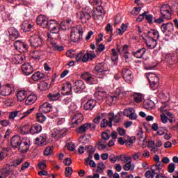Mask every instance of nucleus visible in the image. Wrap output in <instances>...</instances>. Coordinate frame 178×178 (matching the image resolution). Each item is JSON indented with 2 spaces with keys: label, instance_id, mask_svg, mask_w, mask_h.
Instances as JSON below:
<instances>
[{
  "label": "nucleus",
  "instance_id": "40",
  "mask_svg": "<svg viewBox=\"0 0 178 178\" xmlns=\"http://www.w3.org/2000/svg\"><path fill=\"white\" fill-rule=\"evenodd\" d=\"M119 161L124 163H127L128 162L131 161V157L126 154H121L119 156Z\"/></svg>",
  "mask_w": 178,
  "mask_h": 178
},
{
  "label": "nucleus",
  "instance_id": "32",
  "mask_svg": "<svg viewBox=\"0 0 178 178\" xmlns=\"http://www.w3.org/2000/svg\"><path fill=\"white\" fill-rule=\"evenodd\" d=\"M27 97V91L26 90H19L17 93V98L19 102H22V101H24L26 98Z\"/></svg>",
  "mask_w": 178,
  "mask_h": 178
},
{
  "label": "nucleus",
  "instance_id": "26",
  "mask_svg": "<svg viewBox=\"0 0 178 178\" xmlns=\"http://www.w3.org/2000/svg\"><path fill=\"white\" fill-rule=\"evenodd\" d=\"M35 144L42 147L47 145V135H42L35 138Z\"/></svg>",
  "mask_w": 178,
  "mask_h": 178
},
{
  "label": "nucleus",
  "instance_id": "42",
  "mask_svg": "<svg viewBox=\"0 0 178 178\" xmlns=\"http://www.w3.org/2000/svg\"><path fill=\"white\" fill-rule=\"evenodd\" d=\"M156 175H158V172H156L154 169H151V170H147L145 172L146 178H154Z\"/></svg>",
  "mask_w": 178,
  "mask_h": 178
},
{
  "label": "nucleus",
  "instance_id": "60",
  "mask_svg": "<svg viewBox=\"0 0 178 178\" xmlns=\"http://www.w3.org/2000/svg\"><path fill=\"white\" fill-rule=\"evenodd\" d=\"M111 51L113 54L112 60L113 61L118 60V59H119V56L118 55V52L116 51V49H112Z\"/></svg>",
  "mask_w": 178,
  "mask_h": 178
},
{
  "label": "nucleus",
  "instance_id": "61",
  "mask_svg": "<svg viewBox=\"0 0 178 178\" xmlns=\"http://www.w3.org/2000/svg\"><path fill=\"white\" fill-rule=\"evenodd\" d=\"M1 175L2 176H3L4 177H8V176H9L10 175V170L8 169V168H3L1 170Z\"/></svg>",
  "mask_w": 178,
  "mask_h": 178
},
{
  "label": "nucleus",
  "instance_id": "15",
  "mask_svg": "<svg viewBox=\"0 0 178 178\" xmlns=\"http://www.w3.org/2000/svg\"><path fill=\"white\" fill-rule=\"evenodd\" d=\"M36 23L38 26L42 27V29H47L48 18L43 15H40L37 17Z\"/></svg>",
  "mask_w": 178,
  "mask_h": 178
},
{
  "label": "nucleus",
  "instance_id": "24",
  "mask_svg": "<svg viewBox=\"0 0 178 178\" xmlns=\"http://www.w3.org/2000/svg\"><path fill=\"white\" fill-rule=\"evenodd\" d=\"M156 41L158 40L155 39H149L146 38L145 44L147 48H149V49H154V48H155L158 44Z\"/></svg>",
  "mask_w": 178,
  "mask_h": 178
},
{
  "label": "nucleus",
  "instance_id": "38",
  "mask_svg": "<svg viewBox=\"0 0 178 178\" xmlns=\"http://www.w3.org/2000/svg\"><path fill=\"white\" fill-rule=\"evenodd\" d=\"M38 88L40 91H47V90H49V84L42 81L38 84Z\"/></svg>",
  "mask_w": 178,
  "mask_h": 178
},
{
  "label": "nucleus",
  "instance_id": "62",
  "mask_svg": "<svg viewBox=\"0 0 178 178\" xmlns=\"http://www.w3.org/2000/svg\"><path fill=\"white\" fill-rule=\"evenodd\" d=\"M10 121L8 120H0V125L3 126V127H7V126H10Z\"/></svg>",
  "mask_w": 178,
  "mask_h": 178
},
{
  "label": "nucleus",
  "instance_id": "13",
  "mask_svg": "<svg viewBox=\"0 0 178 178\" xmlns=\"http://www.w3.org/2000/svg\"><path fill=\"white\" fill-rule=\"evenodd\" d=\"M61 94L62 95H72L73 94L72 91V83L70 82L63 83Z\"/></svg>",
  "mask_w": 178,
  "mask_h": 178
},
{
  "label": "nucleus",
  "instance_id": "35",
  "mask_svg": "<svg viewBox=\"0 0 178 178\" xmlns=\"http://www.w3.org/2000/svg\"><path fill=\"white\" fill-rule=\"evenodd\" d=\"M34 109H35V107H33L31 109H28L26 111H21L19 112H21V116H19V120H23V119H24V118H26V116H29V115H30L31 113H33V111H34Z\"/></svg>",
  "mask_w": 178,
  "mask_h": 178
},
{
  "label": "nucleus",
  "instance_id": "11",
  "mask_svg": "<svg viewBox=\"0 0 178 178\" xmlns=\"http://www.w3.org/2000/svg\"><path fill=\"white\" fill-rule=\"evenodd\" d=\"M95 72L98 73L97 76L99 79H104V76H105V72H106L105 65L103 63L97 64L95 67Z\"/></svg>",
  "mask_w": 178,
  "mask_h": 178
},
{
  "label": "nucleus",
  "instance_id": "27",
  "mask_svg": "<svg viewBox=\"0 0 178 178\" xmlns=\"http://www.w3.org/2000/svg\"><path fill=\"white\" fill-rule=\"evenodd\" d=\"M83 114L81 113H78L75 114L72 118V120L74 121V124H81V122H83Z\"/></svg>",
  "mask_w": 178,
  "mask_h": 178
},
{
  "label": "nucleus",
  "instance_id": "44",
  "mask_svg": "<svg viewBox=\"0 0 178 178\" xmlns=\"http://www.w3.org/2000/svg\"><path fill=\"white\" fill-rule=\"evenodd\" d=\"M22 30H23L25 33L31 31V29H33V25L31 24L23 23L21 26Z\"/></svg>",
  "mask_w": 178,
  "mask_h": 178
},
{
  "label": "nucleus",
  "instance_id": "16",
  "mask_svg": "<svg viewBox=\"0 0 178 178\" xmlns=\"http://www.w3.org/2000/svg\"><path fill=\"white\" fill-rule=\"evenodd\" d=\"M52 104L45 102L39 106V111L41 113H49L52 112Z\"/></svg>",
  "mask_w": 178,
  "mask_h": 178
},
{
  "label": "nucleus",
  "instance_id": "57",
  "mask_svg": "<svg viewBox=\"0 0 178 178\" xmlns=\"http://www.w3.org/2000/svg\"><path fill=\"white\" fill-rule=\"evenodd\" d=\"M147 22L149 24H152V23H154V16H152V15L151 14H146V15L145 16Z\"/></svg>",
  "mask_w": 178,
  "mask_h": 178
},
{
  "label": "nucleus",
  "instance_id": "14",
  "mask_svg": "<svg viewBox=\"0 0 178 178\" xmlns=\"http://www.w3.org/2000/svg\"><path fill=\"white\" fill-rule=\"evenodd\" d=\"M22 70L24 76H30L34 72L33 66L30 63H26L22 65Z\"/></svg>",
  "mask_w": 178,
  "mask_h": 178
},
{
  "label": "nucleus",
  "instance_id": "43",
  "mask_svg": "<svg viewBox=\"0 0 178 178\" xmlns=\"http://www.w3.org/2000/svg\"><path fill=\"white\" fill-rule=\"evenodd\" d=\"M58 22L55 19H50L49 21H47V27L46 29H48V30H50L51 29H53L54 26H57Z\"/></svg>",
  "mask_w": 178,
  "mask_h": 178
},
{
  "label": "nucleus",
  "instance_id": "5",
  "mask_svg": "<svg viewBox=\"0 0 178 178\" xmlns=\"http://www.w3.org/2000/svg\"><path fill=\"white\" fill-rule=\"evenodd\" d=\"M161 15L164 19H172V8L168 4H163L160 8Z\"/></svg>",
  "mask_w": 178,
  "mask_h": 178
},
{
  "label": "nucleus",
  "instance_id": "33",
  "mask_svg": "<svg viewBox=\"0 0 178 178\" xmlns=\"http://www.w3.org/2000/svg\"><path fill=\"white\" fill-rule=\"evenodd\" d=\"M95 58H97V55L86 53L84 55L82 56V62L86 63L88 62V60H92Z\"/></svg>",
  "mask_w": 178,
  "mask_h": 178
},
{
  "label": "nucleus",
  "instance_id": "1",
  "mask_svg": "<svg viewBox=\"0 0 178 178\" xmlns=\"http://www.w3.org/2000/svg\"><path fill=\"white\" fill-rule=\"evenodd\" d=\"M59 24H57V26H54L53 29H50V33H47V44L51 45V48L54 51H58L59 52L63 51V46H58V43L55 42V39L52 37V34L59 33Z\"/></svg>",
  "mask_w": 178,
  "mask_h": 178
},
{
  "label": "nucleus",
  "instance_id": "59",
  "mask_svg": "<svg viewBox=\"0 0 178 178\" xmlns=\"http://www.w3.org/2000/svg\"><path fill=\"white\" fill-rule=\"evenodd\" d=\"M132 112H134V108H129L124 111V115L129 118L130 115H131Z\"/></svg>",
  "mask_w": 178,
  "mask_h": 178
},
{
  "label": "nucleus",
  "instance_id": "20",
  "mask_svg": "<svg viewBox=\"0 0 178 178\" xmlns=\"http://www.w3.org/2000/svg\"><path fill=\"white\" fill-rule=\"evenodd\" d=\"M29 148L30 145L29 144V142L26 140H22L21 141L19 146H18V151H19V152H22L23 154H24V152H27V151H29Z\"/></svg>",
  "mask_w": 178,
  "mask_h": 178
},
{
  "label": "nucleus",
  "instance_id": "10",
  "mask_svg": "<svg viewBox=\"0 0 178 178\" xmlns=\"http://www.w3.org/2000/svg\"><path fill=\"white\" fill-rule=\"evenodd\" d=\"M142 38H149L150 40H159V32L155 29H150L147 31V33H143L142 34Z\"/></svg>",
  "mask_w": 178,
  "mask_h": 178
},
{
  "label": "nucleus",
  "instance_id": "2",
  "mask_svg": "<svg viewBox=\"0 0 178 178\" xmlns=\"http://www.w3.org/2000/svg\"><path fill=\"white\" fill-rule=\"evenodd\" d=\"M83 27L81 26H78L76 27H73L71 29L70 40L72 42H79L83 40Z\"/></svg>",
  "mask_w": 178,
  "mask_h": 178
},
{
  "label": "nucleus",
  "instance_id": "23",
  "mask_svg": "<svg viewBox=\"0 0 178 178\" xmlns=\"http://www.w3.org/2000/svg\"><path fill=\"white\" fill-rule=\"evenodd\" d=\"M74 84L76 87V88L74 89L75 92H80L86 88V85L84 84V82H83V81L81 80H78L75 81Z\"/></svg>",
  "mask_w": 178,
  "mask_h": 178
},
{
  "label": "nucleus",
  "instance_id": "21",
  "mask_svg": "<svg viewBox=\"0 0 178 178\" xmlns=\"http://www.w3.org/2000/svg\"><path fill=\"white\" fill-rule=\"evenodd\" d=\"M108 116H111L110 117V127H112V122H115V123H119L122 119L120 113H118L115 115H114L112 113H109Z\"/></svg>",
  "mask_w": 178,
  "mask_h": 178
},
{
  "label": "nucleus",
  "instance_id": "45",
  "mask_svg": "<svg viewBox=\"0 0 178 178\" xmlns=\"http://www.w3.org/2000/svg\"><path fill=\"white\" fill-rule=\"evenodd\" d=\"M17 116H19V117L22 116V112L13 111L9 114L8 119H10V120H15V118Z\"/></svg>",
  "mask_w": 178,
  "mask_h": 178
},
{
  "label": "nucleus",
  "instance_id": "9",
  "mask_svg": "<svg viewBox=\"0 0 178 178\" xmlns=\"http://www.w3.org/2000/svg\"><path fill=\"white\" fill-rule=\"evenodd\" d=\"M14 47L18 52L26 53L29 51V44L22 40H17L14 42Z\"/></svg>",
  "mask_w": 178,
  "mask_h": 178
},
{
  "label": "nucleus",
  "instance_id": "18",
  "mask_svg": "<svg viewBox=\"0 0 178 178\" xmlns=\"http://www.w3.org/2000/svg\"><path fill=\"white\" fill-rule=\"evenodd\" d=\"M96 106H97V100L90 99L88 101V102L84 104L83 109L85 111H92Z\"/></svg>",
  "mask_w": 178,
  "mask_h": 178
},
{
  "label": "nucleus",
  "instance_id": "53",
  "mask_svg": "<svg viewBox=\"0 0 178 178\" xmlns=\"http://www.w3.org/2000/svg\"><path fill=\"white\" fill-rule=\"evenodd\" d=\"M175 169H176V164H175V163H171L168 165V173H173V172H175Z\"/></svg>",
  "mask_w": 178,
  "mask_h": 178
},
{
  "label": "nucleus",
  "instance_id": "39",
  "mask_svg": "<svg viewBox=\"0 0 178 178\" xmlns=\"http://www.w3.org/2000/svg\"><path fill=\"white\" fill-rule=\"evenodd\" d=\"M47 98H49V101H58L60 98V93H49L47 95Z\"/></svg>",
  "mask_w": 178,
  "mask_h": 178
},
{
  "label": "nucleus",
  "instance_id": "36",
  "mask_svg": "<svg viewBox=\"0 0 178 178\" xmlns=\"http://www.w3.org/2000/svg\"><path fill=\"white\" fill-rule=\"evenodd\" d=\"M91 127V124L86 123L82 124L81 127L78 129V133H86V131L88 130Z\"/></svg>",
  "mask_w": 178,
  "mask_h": 178
},
{
  "label": "nucleus",
  "instance_id": "50",
  "mask_svg": "<svg viewBox=\"0 0 178 178\" xmlns=\"http://www.w3.org/2000/svg\"><path fill=\"white\" fill-rule=\"evenodd\" d=\"M111 118H109V121L108 122V120L106 119H103L102 121L101 122L100 126L101 127H111Z\"/></svg>",
  "mask_w": 178,
  "mask_h": 178
},
{
  "label": "nucleus",
  "instance_id": "4",
  "mask_svg": "<svg viewBox=\"0 0 178 178\" xmlns=\"http://www.w3.org/2000/svg\"><path fill=\"white\" fill-rule=\"evenodd\" d=\"M146 77L147 80H149L150 84V88L152 90H156L158 88V86L159 84V77L156 76V74L149 72L146 74Z\"/></svg>",
  "mask_w": 178,
  "mask_h": 178
},
{
  "label": "nucleus",
  "instance_id": "34",
  "mask_svg": "<svg viewBox=\"0 0 178 178\" xmlns=\"http://www.w3.org/2000/svg\"><path fill=\"white\" fill-rule=\"evenodd\" d=\"M44 77H45L44 73L37 72L32 75V80H33V81H39L40 80H42Z\"/></svg>",
  "mask_w": 178,
  "mask_h": 178
},
{
  "label": "nucleus",
  "instance_id": "46",
  "mask_svg": "<svg viewBox=\"0 0 178 178\" xmlns=\"http://www.w3.org/2000/svg\"><path fill=\"white\" fill-rule=\"evenodd\" d=\"M133 97L134 102L137 104H140V102L143 101V95H141V93H134Z\"/></svg>",
  "mask_w": 178,
  "mask_h": 178
},
{
  "label": "nucleus",
  "instance_id": "55",
  "mask_svg": "<svg viewBox=\"0 0 178 178\" xmlns=\"http://www.w3.org/2000/svg\"><path fill=\"white\" fill-rule=\"evenodd\" d=\"M73 173V169L72 167L65 168V177H70Z\"/></svg>",
  "mask_w": 178,
  "mask_h": 178
},
{
  "label": "nucleus",
  "instance_id": "19",
  "mask_svg": "<svg viewBox=\"0 0 178 178\" xmlns=\"http://www.w3.org/2000/svg\"><path fill=\"white\" fill-rule=\"evenodd\" d=\"M8 34L10 35V40H15L16 38H19L20 33L15 27H11L8 29Z\"/></svg>",
  "mask_w": 178,
  "mask_h": 178
},
{
  "label": "nucleus",
  "instance_id": "22",
  "mask_svg": "<svg viewBox=\"0 0 178 178\" xmlns=\"http://www.w3.org/2000/svg\"><path fill=\"white\" fill-rule=\"evenodd\" d=\"M81 77L83 80H85L88 84H94V78L91 76V74L88 72H84L81 74Z\"/></svg>",
  "mask_w": 178,
  "mask_h": 178
},
{
  "label": "nucleus",
  "instance_id": "64",
  "mask_svg": "<svg viewBox=\"0 0 178 178\" xmlns=\"http://www.w3.org/2000/svg\"><path fill=\"white\" fill-rule=\"evenodd\" d=\"M51 154H52V147H47L44 151V155L48 156V155H51Z\"/></svg>",
  "mask_w": 178,
  "mask_h": 178
},
{
  "label": "nucleus",
  "instance_id": "8",
  "mask_svg": "<svg viewBox=\"0 0 178 178\" xmlns=\"http://www.w3.org/2000/svg\"><path fill=\"white\" fill-rule=\"evenodd\" d=\"M31 47L38 48L42 46V38L40 35L35 34L29 40Z\"/></svg>",
  "mask_w": 178,
  "mask_h": 178
},
{
  "label": "nucleus",
  "instance_id": "30",
  "mask_svg": "<svg viewBox=\"0 0 178 178\" xmlns=\"http://www.w3.org/2000/svg\"><path fill=\"white\" fill-rule=\"evenodd\" d=\"M37 101V95L31 94L27 97L25 101V105H33Z\"/></svg>",
  "mask_w": 178,
  "mask_h": 178
},
{
  "label": "nucleus",
  "instance_id": "31",
  "mask_svg": "<svg viewBox=\"0 0 178 178\" xmlns=\"http://www.w3.org/2000/svg\"><path fill=\"white\" fill-rule=\"evenodd\" d=\"M18 133L22 136H26L30 133V126L24 125L18 129Z\"/></svg>",
  "mask_w": 178,
  "mask_h": 178
},
{
  "label": "nucleus",
  "instance_id": "52",
  "mask_svg": "<svg viewBox=\"0 0 178 178\" xmlns=\"http://www.w3.org/2000/svg\"><path fill=\"white\" fill-rule=\"evenodd\" d=\"M104 169H105V164L103 162L97 163V172H99V173H102Z\"/></svg>",
  "mask_w": 178,
  "mask_h": 178
},
{
  "label": "nucleus",
  "instance_id": "29",
  "mask_svg": "<svg viewBox=\"0 0 178 178\" xmlns=\"http://www.w3.org/2000/svg\"><path fill=\"white\" fill-rule=\"evenodd\" d=\"M145 52H147V49L143 47L137 50L135 52H133V55L134 56H135V58H137L138 59H141V58L144 56V54H145Z\"/></svg>",
  "mask_w": 178,
  "mask_h": 178
},
{
  "label": "nucleus",
  "instance_id": "54",
  "mask_svg": "<svg viewBox=\"0 0 178 178\" xmlns=\"http://www.w3.org/2000/svg\"><path fill=\"white\" fill-rule=\"evenodd\" d=\"M109 159L111 163H116L117 161H119V156H115V154H111L109 156Z\"/></svg>",
  "mask_w": 178,
  "mask_h": 178
},
{
  "label": "nucleus",
  "instance_id": "56",
  "mask_svg": "<svg viewBox=\"0 0 178 178\" xmlns=\"http://www.w3.org/2000/svg\"><path fill=\"white\" fill-rule=\"evenodd\" d=\"M146 15H148V11H145L143 14L139 15L138 17L136 18V22H143Z\"/></svg>",
  "mask_w": 178,
  "mask_h": 178
},
{
  "label": "nucleus",
  "instance_id": "63",
  "mask_svg": "<svg viewBox=\"0 0 178 178\" xmlns=\"http://www.w3.org/2000/svg\"><path fill=\"white\" fill-rule=\"evenodd\" d=\"M15 59H17L18 63H23L26 60V56L18 55L15 57Z\"/></svg>",
  "mask_w": 178,
  "mask_h": 178
},
{
  "label": "nucleus",
  "instance_id": "7",
  "mask_svg": "<svg viewBox=\"0 0 178 178\" xmlns=\"http://www.w3.org/2000/svg\"><path fill=\"white\" fill-rule=\"evenodd\" d=\"M76 16L79 22H80L83 24H86V23H87V22H88V20L91 19V15H90V13L81 10L78 11L76 13Z\"/></svg>",
  "mask_w": 178,
  "mask_h": 178
},
{
  "label": "nucleus",
  "instance_id": "28",
  "mask_svg": "<svg viewBox=\"0 0 178 178\" xmlns=\"http://www.w3.org/2000/svg\"><path fill=\"white\" fill-rule=\"evenodd\" d=\"M10 92H12V90L9 86H3L2 89L0 90V95H3V97L10 95Z\"/></svg>",
  "mask_w": 178,
  "mask_h": 178
},
{
  "label": "nucleus",
  "instance_id": "3",
  "mask_svg": "<svg viewBox=\"0 0 178 178\" xmlns=\"http://www.w3.org/2000/svg\"><path fill=\"white\" fill-rule=\"evenodd\" d=\"M126 95V91L123 88H118L115 90V95H108L106 97V102L108 105H111L113 102H116L118 99L123 98Z\"/></svg>",
  "mask_w": 178,
  "mask_h": 178
},
{
  "label": "nucleus",
  "instance_id": "48",
  "mask_svg": "<svg viewBox=\"0 0 178 178\" xmlns=\"http://www.w3.org/2000/svg\"><path fill=\"white\" fill-rule=\"evenodd\" d=\"M47 118H45L42 113H38L36 114V120L39 122V123H44V121L46 120Z\"/></svg>",
  "mask_w": 178,
  "mask_h": 178
},
{
  "label": "nucleus",
  "instance_id": "49",
  "mask_svg": "<svg viewBox=\"0 0 178 178\" xmlns=\"http://www.w3.org/2000/svg\"><path fill=\"white\" fill-rule=\"evenodd\" d=\"M143 106L145 109H152L154 108V104H152V102L147 100L144 102Z\"/></svg>",
  "mask_w": 178,
  "mask_h": 178
},
{
  "label": "nucleus",
  "instance_id": "41",
  "mask_svg": "<svg viewBox=\"0 0 178 178\" xmlns=\"http://www.w3.org/2000/svg\"><path fill=\"white\" fill-rule=\"evenodd\" d=\"M65 134V131L62 129H54V133L51 134V137H57L58 138L63 137V134Z\"/></svg>",
  "mask_w": 178,
  "mask_h": 178
},
{
  "label": "nucleus",
  "instance_id": "58",
  "mask_svg": "<svg viewBox=\"0 0 178 178\" xmlns=\"http://www.w3.org/2000/svg\"><path fill=\"white\" fill-rule=\"evenodd\" d=\"M86 151L89 152V156H90V158H92V156H91V154H94V152H95V149H94V147L91 145L86 146Z\"/></svg>",
  "mask_w": 178,
  "mask_h": 178
},
{
  "label": "nucleus",
  "instance_id": "37",
  "mask_svg": "<svg viewBox=\"0 0 178 178\" xmlns=\"http://www.w3.org/2000/svg\"><path fill=\"white\" fill-rule=\"evenodd\" d=\"M107 145H108L106 144V140L102 139L98 141L97 148V149L101 151L102 149H105V148H106Z\"/></svg>",
  "mask_w": 178,
  "mask_h": 178
},
{
  "label": "nucleus",
  "instance_id": "17",
  "mask_svg": "<svg viewBox=\"0 0 178 178\" xmlns=\"http://www.w3.org/2000/svg\"><path fill=\"white\" fill-rule=\"evenodd\" d=\"M22 140H22V138L19 136V135H15L11 138V147L14 149L18 148Z\"/></svg>",
  "mask_w": 178,
  "mask_h": 178
},
{
  "label": "nucleus",
  "instance_id": "12",
  "mask_svg": "<svg viewBox=\"0 0 178 178\" xmlns=\"http://www.w3.org/2000/svg\"><path fill=\"white\" fill-rule=\"evenodd\" d=\"M161 29L163 34L166 33L172 34L173 33V30H175V26L173 25V23L168 22L163 24L161 26Z\"/></svg>",
  "mask_w": 178,
  "mask_h": 178
},
{
  "label": "nucleus",
  "instance_id": "25",
  "mask_svg": "<svg viewBox=\"0 0 178 178\" xmlns=\"http://www.w3.org/2000/svg\"><path fill=\"white\" fill-rule=\"evenodd\" d=\"M29 130L31 134H37L38 133H41L42 127L38 124H34L31 128H29Z\"/></svg>",
  "mask_w": 178,
  "mask_h": 178
},
{
  "label": "nucleus",
  "instance_id": "47",
  "mask_svg": "<svg viewBox=\"0 0 178 178\" xmlns=\"http://www.w3.org/2000/svg\"><path fill=\"white\" fill-rule=\"evenodd\" d=\"M95 97L97 99H104L106 97V92H96L95 93Z\"/></svg>",
  "mask_w": 178,
  "mask_h": 178
},
{
  "label": "nucleus",
  "instance_id": "6",
  "mask_svg": "<svg viewBox=\"0 0 178 178\" xmlns=\"http://www.w3.org/2000/svg\"><path fill=\"white\" fill-rule=\"evenodd\" d=\"M122 78L126 83L128 84H131L133 80H134V76H133V72L129 68H124L122 70Z\"/></svg>",
  "mask_w": 178,
  "mask_h": 178
},
{
  "label": "nucleus",
  "instance_id": "51",
  "mask_svg": "<svg viewBox=\"0 0 178 178\" xmlns=\"http://www.w3.org/2000/svg\"><path fill=\"white\" fill-rule=\"evenodd\" d=\"M168 133V129L165 127H159V130L157 131V134L159 136H163V134H166Z\"/></svg>",
  "mask_w": 178,
  "mask_h": 178
}]
</instances>
